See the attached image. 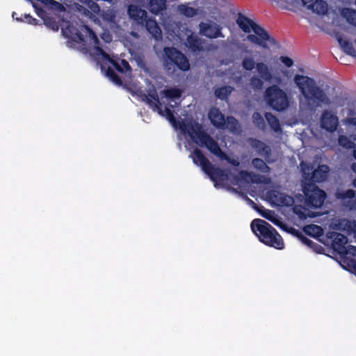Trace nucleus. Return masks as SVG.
Returning <instances> with one entry per match:
<instances>
[{
    "label": "nucleus",
    "mask_w": 356,
    "mask_h": 356,
    "mask_svg": "<svg viewBox=\"0 0 356 356\" xmlns=\"http://www.w3.org/2000/svg\"><path fill=\"white\" fill-rule=\"evenodd\" d=\"M37 15L43 19L44 24L49 29L58 31L60 27L63 35L68 39V42L72 47L83 54L89 52V47L85 39V35L89 33L88 25L83 24L76 27L72 22L63 18L57 21L55 17L49 15L42 9L38 10Z\"/></svg>",
    "instance_id": "f257e3e1"
},
{
    "label": "nucleus",
    "mask_w": 356,
    "mask_h": 356,
    "mask_svg": "<svg viewBox=\"0 0 356 356\" xmlns=\"http://www.w3.org/2000/svg\"><path fill=\"white\" fill-rule=\"evenodd\" d=\"M294 82L305 97L309 110L314 111L321 104L329 105L330 104V98L324 90L316 85L314 79L307 76L296 74L294 76Z\"/></svg>",
    "instance_id": "f03ea898"
},
{
    "label": "nucleus",
    "mask_w": 356,
    "mask_h": 356,
    "mask_svg": "<svg viewBox=\"0 0 356 356\" xmlns=\"http://www.w3.org/2000/svg\"><path fill=\"white\" fill-rule=\"evenodd\" d=\"M236 23L243 32L249 33L252 31L254 33V34H249L247 36V40L251 43L257 44L264 49L269 48L268 42L270 44H276L275 40L270 37L264 28L243 14H238Z\"/></svg>",
    "instance_id": "7ed1b4c3"
},
{
    "label": "nucleus",
    "mask_w": 356,
    "mask_h": 356,
    "mask_svg": "<svg viewBox=\"0 0 356 356\" xmlns=\"http://www.w3.org/2000/svg\"><path fill=\"white\" fill-rule=\"evenodd\" d=\"M251 229L264 244L282 250L284 248V241L277 231L264 220L257 218L252 221Z\"/></svg>",
    "instance_id": "20e7f679"
},
{
    "label": "nucleus",
    "mask_w": 356,
    "mask_h": 356,
    "mask_svg": "<svg viewBox=\"0 0 356 356\" xmlns=\"http://www.w3.org/2000/svg\"><path fill=\"white\" fill-rule=\"evenodd\" d=\"M102 56L100 63L101 70L105 72L106 76L118 86L122 85V81L115 73L114 69L120 73L131 72V67L128 61L124 59H113L101 47L96 48Z\"/></svg>",
    "instance_id": "39448f33"
},
{
    "label": "nucleus",
    "mask_w": 356,
    "mask_h": 356,
    "mask_svg": "<svg viewBox=\"0 0 356 356\" xmlns=\"http://www.w3.org/2000/svg\"><path fill=\"white\" fill-rule=\"evenodd\" d=\"M127 13L133 22L144 27L156 41L162 39V31L160 26L154 18L147 16L146 10L137 5L131 4L128 7Z\"/></svg>",
    "instance_id": "423d86ee"
},
{
    "label": "nucleus",
    "mask_w": 356,
    "mask_h": 356,
    "mask_svg": "<svg viewBox=\"0 0 356 356\" xmlns=\"http://www.w3.org/2000/svg\"><path fill=\"white\" fill-rule=\"evenodd\" d=\"M182 125L187 128V131L192 138L199 140L200 146L207 147L209 152L220 159L226 157V154L222 151L218 143L202 129L200 123L197 122H182Z\"/></svg>",
    "instance_id": "0eeeda50"
},
{
    "label": "nucleus",
    "mask_w": 356,
    "mask_h": 356,
    "mask_svg": "<svg viewBox=\"0 0 356 356\" xmlns=\"http://www.w3.org/2000/svg\"><path fill=\"white\" fill-rule=\"evenodd\" d=\"M163 66L169 74L177 70L186 72L190 70V63L185 54L174 47H165L163 50Z\"/></svg>",
    "instance_id": "6e6552de"
},
{
    "label": "nucleus",
    "mask_w": 356,
    "mask_h": 356,
    "mask_svg": "<svg viewBox=\"0 0 356 356\" xmlns=\"http://www.w3.org/2000/svg\"><path fill=\"white\" fill-rule=\"evenodd\" d=\"M191 158L195 165L201 167L202 171L213 181L217 183V181H224L228 179V174L224 170L215 167L200 149L195 148L191 154Z\"/></svg>",
    "instance_id": "1a4fd4ad"
},
{
    "label": "nucleus",
    "mask_w": 356,
    "mask_h": 356,
    "mask_svg": "<svg viewBox=\"0 0 356 356\" xmlns=\"http://www.w3.org/2000/svg\"><path fill=\"white\" fill-rule=\"evenodd\" d=\"M143 102L149 105V106L154 111L159 113L161 116L165 117L166 119L174 126L177 127L179 124L180 129L183 131H187V128L182 125L183 122L177 120L173 111L168 107L162 108V104L160 102L159 95L154 88L150 90L148 94L143 93L140 95Z\"/></svg>",
    "instance_id": "9d476101"
},
{
    "label": "nucleus",
    "mask_w": 356,
    "mask_h": 356,
    "mask_svg": "<svg viewBox=\"0 0 356 356\" xmlns=\"http://www.w3.org/2000/svg\"><path fill=\"white\" fill-rule=\"evenodd\" d=\"M265 99L273 110L282 111L289 106V102L286 93L277 85L268 87L264 92Z\"/></svg>",
    "instance_id": "9b49d317"
},
{
    "label": "nucleus",
    "mask_w": 356,
    "mask_h": 356,
    "mask_svg": "<svg viewBox=\"0 0 356 356\" xmlns=\"http://www.w3.org/2000/svg\"><path fill=\"white\" fill-rule=\"evenodd\" d=\"M302 191L306 205L312 209L321 208L327 197L326 193L314 183H304Z\"/></svg>",
    "instance_id": "f8f14e48"
},
{
    "label": "nucleus",
    "mask_w": 356,
    "mask_h": 356,
    "mask_svg": "<svg viewBox=\"0 0 356 356\" xmlns=\"http://www.w3.org/2000/svg\"><path fill=\"white\" fill-rule=\"evenodd\" d=\"M327 238L334 252L340 255L347 253L348 238L346 236L337 232H328Z\"/></svg>",
    "instance_id": "ddd939ff"
},
{
    "label": "nucleus",
    "mask_w": 356,
    "mask_h": 356,
    "mask_svg": "<svg viewBox=\"0 0 356 356\" xmlns=\"http://www.w3.org/2000/svg\"><path fill=\"white\" fill-rule=\"evenodd\" d=\"M305 183L316 184L322 182L327 179L328 172V166L326 165H319L312 173H307L305 168H302Z\"/></svg>",
    "instance_id": "4468645a"
},
{
    "label": "nucleus",
    "mask_w": 356,
    "mask_h": 356,
    "mask_svg": "<svg viewBox=\"0 0 356 356\" xmlns=\"http://www.w3.org/2000/svg\"><path fill=\"white\" fill-rule=\"evenodd\" d=\"M335 196L346 209L349 211L356 210V193L354 190L337 191Z\"/></svg>",
    "instance_id": "2eb2a0df"
},
{
    "label": "nucleus",
    "mask_w": 356,
    "mask_h": 356,
    "mask_svg": "<svg viewBox=\"0 0 356 356\" xmlns=\"http://www.w3.org/2000/svg\"><path fill=\"white\" fill-rule=\"evenodd\" d=\"M321 127L322 129L334 132L339 124L338 117L330 111H324L321 117Z\"/></svg>",
    "instance_id": "dca6fc26"
},
{
    "label": "nucleus",
    "mask_w": 356,
    "mask_h": 356,
    "mask_svg": "<svg viewBox=\"0 0 356 356\" xmlns=\"http://www.w3.org/2000/svg\"><path fill=\"white\" fill-rule=\"evenodd\" d=\"M200 33L207 38L213 39L217 38H224L221 32V27L216 23L200 22L199 24Z\"/></svg>",
    "instance_id": "f3484780"
},
{
    "label": "nucleus",
    "mask_w": 356,
    "mask_h": 356,
    "mask_svg": "<svg viewBox=\"0 0 356 356\" xmlns=\"http://www.w3.org/2000/svg\"><path fill=\"white\" fill-rule=\"evenodd\" d=\"M226 173L228 174V179L224 181H220V183L223 184L224 182L230 180L231 183L234 185H238L240 181L242 180H246L248 177H254L256 179H252L253 182L255 183H260L261 182V176L259 175L254 174L253 172H249L246 170H241L238 173V175H234L230 172L228 170H224Z\"/></svg>",
    "instance_id": "a211bd4d"
},
{
    "label": "nucleus",
    "mask_w": 356,
    "mask_h": 356,
    "mask_svg": "<svg viewBox=\"0 0 356 356\" xmlns=\"http://www.w3.org/2000/svg\"><path fill=\"white\" fill-rule=\"evenodd\" d=\"M308 9L318 15H325L327 12V4L323 0H301Z\"/></svg>",
    "instance_id": "6ab92c4d"
},
{
    "label": "nucleus",
    "mask_w": 356,
    "mask_h": 356,
    "mask_svg": "<svg viewBox=\"0 0 356 356\" xmlns=\"http://www.w3.org/2000/svg\"><path fill=\"white\" fill-rule=\"evenodd\" d=\"M209 118L211 123L216 128L221 129L225 125V115L220 112L219 108H211L209 112Z\"/></svg>",
    "instance_id": "aec40b11"
},
{
    "label": "nucleus",
    "mask_w": 356,
    "mask_h": 356,
    "mask_svg": "<svg viewBox=\"0 0 356 356\" xmlns=\"http://www.w3.org/2000/svg\"><path fill=\"white\" fill-rule=\"evenodd\" d=\"M186 44L193 53L202 51L204 50L200 39L193 34H191L187 37Z\"/></svg>",
    "instance_id": "412c9836"
},
{
    "label": "nucleus",
    "mask_w": 356,
    "mask_h": 356,
    "mask_svg": "<svg viewBox=\"0 0 356 356\" xmlns=\"http://www.w3.org/2000/svg\"><path fill=\"white\" fill-rule=\"evenodd\" d=\"M339 229L346 232L348 234L355 233L356 231V223L346 218L341 219L338 223Z\"/></svg>",
    "instance_id": "4be33fe9"
},
{
    "label": "nucleus",
    "mask_w": 356,
    "mask_h": 356,
    "mask_svg": "<svg viewBox=\"0 0 356 356\" xmlns=\"http://www.w3.org/2000/svg\"><path fill=\"white\" fill-rule=\"evenodd\" d=\"M257 70L261 78L266 81H270L273 79V74L268 67L265 63L260 62L256 65Z\"/></svg>",
    "instance_id": "5701e85b"
},
{
    "label": "nucleus",
    "mask_w": 356,
    "mask_h": 356,
    "mask_svg": "<svg viewBox=\"0 0 356 356\" xmlns=\"http://www.w3.org/2000/svg\"><path fill=\"white\" fill-rule=\"evenodd\" d=\"M167 0H149V10L152 13L159 14L166 8Z\"/></svg>",
    "instance_id": "b1692460"
},
{
    "label": "nucleus",
    "mask_w": 356,
    "mask_h": 356,
    "mask_svg": "<svg viewBox=\"0 0 356 356\" xmlns=\"http://www.w3.org/2000/svg\"><path fill=\"white\" fill-rule=\"evenodd\" d=\"M251 164L255 170L261 173L268 174L270 171V167L260 158L253 159L251 161Z\"/></svg>",
    "instance_id": "393cba45"
},
{
    "label": "nucleus",
    "mask_w": 356,
    "mask_h": 356,
    "mask_svg": "<svg viewBox=\"0 0 356 356\" xmlns=\"http://www.w3.org/2000/svg\"><path fill=\"white\" fill-rule=\"evenodd\" d=\"M233 90V87L230 86H225L215 89L214 94L217 98L221 100H226L228 99Z\"/></svg>",
    "instance_id": "a878e982"
},
{
    "label": "nucleus",
    "mask_w": 356,
    "mask_h": 356,
    "mask_svg": "<svg viewBox=\"0 0 356 356\" xmlns=\"http://www.w3.org/2000/svg\"><path fill=\"white\" fill-rule=\"evenodd\" d=\"M79 2L81 4L79 3H74V11L81 16H89V0H79Z\"/></svg>",
    "instance_id": "bb28decb"
},
{
    "label": "nucleus",
    "mask_w": 356,
    "mask_h": 356,
    "mask_svg": "<svg viewBox=\"0 0 356 356\" xmlns=\"http://www.w3.org/2000/svg\"><path fill=\"white\" fill-rule=\"evenodd\" d=\"M338 42L341 47L343 51L348 55L356 58V51L353 47V44L342 38H339Z\"/></svg>",
    "instance_id": "cd10ccee"
},
{
    "label": "nucleus",
    "mask_w": 356,
    "mask_h": 356,
    "mask_svg": "<svg viewBox=\"0 0 356 356\" xmlns=\"http://www.w3.org/2000/svg\"><path fill=\"white\" fill-rule=\"evenodd\" d=\"M265 118L273 131L277 132L281 130L280 121L275 115L271 113H266Z\"/></svg>",
    "instance_id": "c85d7f7f"
},
{
    "label": "nucleus",
    "mask_w": 356,
    "mask_h": 356,
    "mask_svg": "<svg viewBox=\"0 0 356 356\" xmlns=\"http://www.w3.org/2000/svg\"><path fill=\"white\" fill-rule=\"evenodd\" d=\"M341 15L348 23L356 26V10L351 8H343Z\"/></svg>",
    "instance_id": "c756f323"
},
{
    "label": "nucleus",
    "mask_w": 356,
    "mask_h": 356,
    "mask_svg": "<svg viewBox=\"0 0 356 356\" xmlns=\"http://www.w3.org/2000/svg\"><path fill=\"white\" fill-rule=\"evenodd\" d=\"M304 232L306 234L312 236H319L323 233V229L317 225H309L305 227Z\"/></svg>",
    "instance_id": "7c9ffc66"
},
{
    "label": "nucleus",
    "mask_w": 356,
    "mask_h": 356,
    "mask_svg": "<svg viewBox=\"0 0 356 356\" xmlns=\"http://www.w3.org/2000/svg\"><path fill=\"white\" fill-rule=\"evenodd\" d=\"M338 143L339 146L347 149H353L355 146V143L352 141L348 136L344 135H340L339 136Z\"/></svg>",
    "instance_id": "2f4dec72"
},
{
    "label": "nucleus",
    "mask_w": 356,
    "mask_h": 356,
    "mask_svg": "<svg viewBox=\"0 0 356 356\" xmlns=\"http://www.w3.org/2000/svg\"><path fill=\"white\" fill-rule=\"evenodd\" d=\"M261 215L263 217L266 218L267 220L272 222L274 225L282 227V223L281 221L277 218V216L275 214V212L271 210H266L264 213H261Z\"/></svg>",
    "instance_id": "473e14b6"
},
{
    "label": "nucleus",
    "mask_w": 356,
    "mask_h": 356,
    "mask_svg": "<svg viewBox=\"0 0 356 356\" xmlns=\"http://www.w3.org/2000/svg\"><path fill=\"white\" fill-rule=\"evenodd\" d=\"M165 96L169 99H179L181 96L182 91L176 88L165 89L163 91Z\"/></svg>",
    "instance_id": "72a5a7b5"
},
{
    "label": "nucleus",
    "mask_w": 356,
    "mask_h": 356,
    "mask_svg": "<svg viewBox=\"0 0 356 356\" xmlns=\"http://www.w3.org/2000/svg\"><path fill=\"white\" fill-rule=\"evenodd\" d=\"M264 79L258 77L257 76H253L250 79V86L254 90H260L264 86Z\"/></svg>",
    "instance_id": "f704fd0d"
},
{
    "label": "nucleus",
    "mask_w": 356,
    "mask_h": 356,
    "mask_svg": "<svg viewBox=\"0 0 356 356\" xmlns=\"http://www.w3.org/2000/svg\"><path fill=\"white\" fill-rule=\"evenodd\" d=\"M179 10L181 14L188 17H193L197 13L196 10L195 8L186 5L179 6Z\"/></svg>",
    "instance_id": "c9c22d12"
},
{
    "label": "nucleus",
    "mask_w": 356,
    "mask_h": 356,
    "mask_svg": "<svg viewBox=\"0 0 356 356\" xmlns=\"http://www.w3.org/2000/svg\"><path fill=\"white\" fill-rule=\"evenodd\" d=\"M257 64L252 58L246 57L243 60L242 66L243 67L248 71L252 70Z\"/></svg>",
    "instance_id": "e433bc0d"
},
{
    "label": "nucleus",
    "mask_w": 356,
    "mask_h": 356,
    "mask_svg": "<svg viewBox=\"0 0 356 356\" xmlns=\"http://www.w3.org/2000/svg\"><path fill=\"white\" fill-rule=\"evenodd\" d=\"M23 17L24 18L16 17L15 19L19 22H26L27 24H31V25H37L38 24V20L36 19L35 18L33 17L29 14H24Z\"/></svg>",
    "instance_id": "4c0bfd02"
},
{
    "label": "nucleus",
    "mask_w": 356,
    "mask_h": 356,
    "mask_svg": "<svg viewBox=\"0 0 356 356\" xmlns=\"http://www.w3.org/2000/svg\"><path fill=\"white\" fill-rule=\"evenodd\" d=\"M259 155L264 156L266 159H268L271 156V149L269 146L264 143L262 148L259 149L258 153Z\"/></svg>",
    "instance_id": "58836bf2"
},
{
    "label": "nucleus",
    "mask_w": 356,
    "mask_h": 356,
    "mask_svg": "<svg viewBox=\"0 0 356 356\" xmlns=\"http://www.w3.org/2000/svg\"><path fill=\"white\" fill-rule=\"evenodd\" d=\"M281 62L287 67H291L293 65V60L288 56H280Z\"/></svg>",
    "instance_id": "ea45409f"
},
{
    "label": "nucleus",
    "mask_w": 356,
    "mask_h": 356,
    "mask_svg": "<svg viewBox=\"0 0 356 356\" xmlns=\"http://www.w3.org/2000/svg\"><path fill=\"white\" fill-rule=\"evenodd\" d=\"M299 238L300 239V241L305 245H307V246L309 247H311L312 248L314 245H316V243H315L314 242H313L312 240H310L309 238H308L307 236L302 235V234H300L299 236Z\"/></svg>",
    "instance_id": "a19ab883"
},
{
    "label": "nucleus",
    "mask_w": 356,
    "mask_h": 356,
    "mask_svg": "<svg viewBox=\"0 0 356 356\" xmlns=\"http://www.w3.org/2000/svg\"><path fill=\"white\" fill-rule=\"evenodd\" d=\"M251 145L254 148L257 149V153H259V149H261L262 146L264 145V143L258 139H253Z\"/></svg>",
    "instance_id": "79ce46f5"
},
{
    "label": "nucleus",
    "mask_w": 356,
    "mask_h": 356,
    "mask_svg": "<svg viewBox=\"0 0 356 356\" xmlns=\"http://www.w3.org/2000/svg\"><path fill=\"white\" fill-rule=\"evenodd\" d=\"M222 159L227 160L229 163H230L232 165H233L234 167H238L240 165V162L238 160L234 159H231L229 156H227V155H226V157L223 158Z\"/></svg>",
    "instance_id": "37998d69"
},
{
    "label": "nucleus",
    "mask_w": 356,
    "mask_h": 356,
    "mask_svg": "<svg viewBox=\"0 0 356 356\" xmlns=\"http://www.w3.org/2000/svg\"><path fill=\"white\" fill-rule=\"evenodd\" d=\"M348 254L355 257L356 256V247L351 245H348L346 254ZM343 255H346V254H344Z\"/></svg>",
    "instance_id": "c03bdc74"
},
{
    "label": "nucleus",
    "mask_w": 356,
    "mask_h": 356,
    "mask_svg": "<svg viewBox=\"0 0 356 356\" xmlns=\"http://www.w3.org/2000/svg\"><path fill=\"white\" fill-rule=\"evenodd\" d=\"M90 40H93L95 44H97L99 42L98 38L96 35L95 32L90 29Z\"/></svg>",
    "instance_id": "a18cd8bd"
},
{
    "label": "nucleus",
    "mask_w": 356,
    "mask_h": 356,
    "mask_svg": "<svg viewBox=\"0 0 356 356\" xmlns=\"http://www.w3.org/2000/svg\"><path fill=\"white\" fill-rule=\"evenodd\" d=\"M99 8L98 5L94 2L90 1V11L96 12L97 10H99Z\"/></svg>",
    "instance_id": "49530a36"
},
{
    "label": "nucleus",
    "mask_w": 356,
    "mask_h": 356,
    "mask_svg": "<svg viewBox=\"0 0 356 356\" xmlns=\"http://www.w3.org/2000/svg\"><path fill=\"white\" fill-rule=\"evenodd\" d=\"M102 38L106 42H109L110 41H111V36L109 34H104Z\"/></svg>",
    "instance_id": "de8ad7c7"
},
{
    "label": "nucleus",
    "mask_w": 356,
    "mask_h": 356,
    "mask_svg": "<svg viewBox=\"0 0 356 356\" xmlns=\"http://www.w3.org/2000/svg\"><path fill=\"white\" fill-rule=\"evenodd\" d=\"M253 117L254 118H257V117H258L262 122L264 121L262 117L261 116V115L258 113H254V115H253Z\"/></svg>",
    "instance_id": "09e8293b"
},
{
    "label": "nucleus",
    "mask_w": 356,
    "mask_h": 356,
    "mask_svg": "<svg viewBox=\"0 0 356 356\" xmlns=\"http://www.w3.org/2000/svg\"><path fill=\"white\" fill-rule=\"evenodd\" d=\"M41 2L42 3H48L49 2H56L54 0H40Z\"/></svg>",
    "instance_id": "8fccbe9b"
},
{
    "label": "nucleus",
    "mask_w": 356,
    "mask_h": 356,
    "mask_svg": "<svg viewBox=\"0 0 356 356\" xmlns=\"http://www.w3.org/2000/svg\"><path fill=\"white\" fill-rule=\"evenodd\" d=\"M246 198H247V201H248L250 204H254V202H253L251 199H250L249 197H248L247 196H246Z\"/></svg>",
    "instance_id": "3c124183"
},
{
    "label": "nucleus",
    "mask_w": 356,
    "mask_h": 356,
    "mask_svg": "<svg viewBox=\"0 0 356 356\" xmlns=\"http://www.w3.org/2000/svg\"><path fill=\"white\" fill-rule=\"evenodd\" d=\"M353 185L354 186L355 188H356V178L353 180Z\"/></svg>",
    "instance_id": "603ef678"
},
{
    "label": "nucleus",
    "mask_w": 356,
    "mask_h": 356,
    "mask_svg": "<svg viewBox=\"0 0 356 356\" xmlns=\"http://www.w3.org/2000/svg\"><path fill=\"white\" fill-rule=\"evenodd\" d=\"M354 158L356 159V149H354L353 150V154Z\"/></svg>",
    "instance_id": "864d4df0"
},
{
    "label": "nucleus",
    "mask_w": 356,
    "mask_h": 356,
    "mask_svg": "<svg viewBox=\"0 0 356 356\" xmlns=\"http://www.w3.org/2000/svg\"><path fill=\"white\" fill-rule=\"evenodd\" d=\"M307 169L308 171H309V170H312V168L310 166L307 165Z\"/></svg>",
    "instance_id": "5fc2aeb1"
},
{
    "label": "nucleus",
    "mask_w": 356,
    "mask_h": 356,
    "mask_svg": "<svg viewBox=\"0 0 356 356\" xmlns=\"http://www.w3.org/2000/svg\"><path fill=\"white\" fill-rule=\"evenodd\" d=\"M15 15H16V13H15V12H13V17H15Z\"/></svg>",
    "instance_id": "6e6d98bb"
},
{
    "label": "nucleus",
    "mask_w": 356,
    "mask_h": 356,
    "mask_svg": "<svg viewBox=\"0 0 356 356\" xmlns=\"http://www.w3.org/2000/svg\"><path fill=\"white\" fill-rule=\"evenodd\" d=\"M232 190L234 191H236V189H235L234 188H232Z\"/></svg>",
    "instance_id": "4d7b16f0"
},
{
    "label": "nucleus",
    "mask_w": 356,
    "mask_h": 356,
    "mask_svg": "<svg viewBox=\"0 0 356 356\" xmlns=\"http://www.w3.org/2000/svg\"><path fill=\"white\" fill-rule=\"evenodd\" d=\"M354 44L356 45V39L354 40Z\"/></svg>",
    "instance_id": "13d9d810"
},
{
    "label": "nucleus",
    "mask_w": 356,
    "mask_h": 356,
    "mask_svg": "<svg viewBox=\"0 0 356 356\" xmlns=\"http://www.w3.org/2000/svg\"><path fill=\"white\" fill-rule=\"evenodd\" d=\"M300 216L303 217L304 218H306V216H302L301 215H300Z\"/></svg>",
    "instance_id": "bf43d9fd"
},
{
    "label": "nucleus",
    "mask_w": 356,
    "mask_h": 356,
    "mask_svg": "<svg viewBox=\"0 0 356 356\" xmlns=\"http://www.w3.org/2000/svg\"><path fill=\"white\" fill-rule=\"evenodd\" d=\"M355 4H356V0H355Z\"/></svg>",
    "instance_id": "052dcab7"
}]
</instances>
